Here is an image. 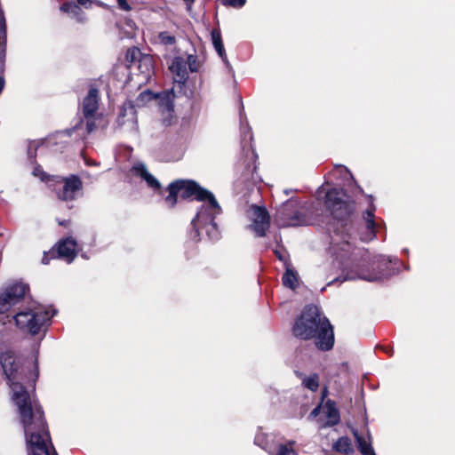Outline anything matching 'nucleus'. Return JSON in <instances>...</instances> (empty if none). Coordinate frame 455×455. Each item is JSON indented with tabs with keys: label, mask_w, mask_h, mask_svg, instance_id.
<instances>
[{
	"label": "nucleus",
	"mask_w": 455,
	"mask_h": 455,
	"mask_svg": "<svg viewBox=\"0 0 455 455\" xmlns=\"http://www.w3.org/2000/svg\"><path fill=\"white\" fill-rule=\"evenodd\" d=\"M275 255L279 258V259H281V260L283 259L282 254L278 251H275Z\"/></svg>",
	"instance_id": "obj_43"
},
{
	"label": "nucleus",
	"mask_w": 455,
	"mask_h": 455,
	"mask_svg": "<svg viewBox=\"0 0 455 455\" xmlns=\"http://www.w3.org/2000/svg\"><path fill=\"white\" fill-rule=\"evenodd\" d=\"M63 186L56 191L57 197L65 202L74 201L83 193V181L76 175L62 178Z\"/></svg>",
	"instance_id": "obj_10"
},
{
	"label": "nucleus",
	"mask_w": 455,
	"mask_h": 455,
	"mask_svg": "<svg viewBox=\"0 0 455 455\" xmlns=\"http://www.w3.org/2000/svg\"><path fill=\"white\" fill-rule=\"evenodd\" d=\"M211 37H212V45L217 52L218 55L221 58L222 61L227 65L229 66V62L228 60V57L226 54V51L223 45L221 34L220 29L214 28L211 32Z\"/></svg>",
	"instance_id": "obj_19"
},
{
	"label": "nucleus",
	"mask_w": 455,
	"mask_h": 455,
	"mask_svg": "<svg viewBox=\"0 0 455 455\" xmlns=\"http://www.w3.org/2000/svg\"><path fill=\"white\" fill-rule=\"evenodd\" d=\"M133 172L136 175L144 180L148 186L154 190L160 188V182L147 170L145 164L139 163L133 166Z\"/></svg>",
	"instance_id": "obj_15"
},
{
	"label": "nucleus",
	"mask_w": 455,
	"mask_h": 455,
	"mask_svg": "<svg viewBox=\"0 0 455 455\" xmlns=\"http://www.w3.org/2000/svg\"><path fill=\"white\" fill-rule=\"evenodd\" d=\"M202 203L195 218L191 220L190 238L196 242L199 241L200 229H204L208 238L216 241L220 238V231L215 218L221 213V207L211 191L205 197V201Z\"/></svg>",
	"instance_id": "obj_4"
},
{
	"label": "nucleus",
	"mask_w": 455,
	"mask_h": 455,
	"mask_svg": "<svg viewBox=\"0 0 455 455\" xmlns=\"http://www.w3.org/2000/svg\"><path fill=\"white\" fill-rule=\"evenodd\" d=\"M337 281H339V278H336V279H334V280H331V282H329V283H328V285H331V283H334V282H337Z\"/></svg>",
	"instance_id": "obj_46"
},
{
	"label": "nucleus",
	"mask_w": 455,
	"mask_h": 455,
	"mask_svg": "<svg viewBox=\"0 0 455 455\" xmlns=\"http://www.w3.org/2000/svg\"><path fill=\"white\" fill-rule=\"evenodd\" d=\"M297 274L291 268H287L283 275V283L284 286L294 290L297 286Z\"/></svg>",
	"instance_id": "obj_24"
},
{
	"label": "nucleus",
	"mask_w": 455,
	"mask_h": 455,
	"mask_svg": "<svg viewBox=\"0 0 455 455\" xmlns=\"http://www.w3.org/2000/svg\"><path fill=\"white\" fill-rule=\"evenodd\" d=\"M6 48H0V60L5 62Z\"/></svg>",
	"instance_id": "obj_38"
},
{
	"label": "nucleus",
	"mask_w": 455,
	"mask_h": 455,
	"mask_svg": "<svg viewBox=\"0 0 455 455\" xmlns=\"http://www.w3.org/2000/svg\"><path fill=\"white\" fill-rule=\"evenodd\" d=\"M320 413V406H317L315 407L311 412H310V417L311 418H315L319 415Z\"/></svg>",
	"instance_id": "obj_37"
},
{
	"label": "nucleus",
	"mask_w": 455,
	"mask_h": 455,
	"mask_svg": "<svg viewBox=\"0 0 455 455\" xmlns=\"http://www.w3.org/2000/svg\"><path fill=\"white\" fill-rule=\"evenodd\" d=\"M159 38L161 39L162 43H164V44H172L175 43V37L169 35L166 32L160 33Z\"/></svg>",
	"instance_id": "obj_29"
},
{
	"label": "nucleus",
	"mask_w": 455,
	"mask_h": 455,
	"mask_svg": "<svg viewBox=\"0 0 455 455\" xmlns=\"http://www.w3.org/2000/svg\"><path fill=\"white\" fill-rule=\"evenodd\" d=\"M355 278V275H349L347 274L343 279L342 281H345V280H349V279H354Z\"/></svg>",
	"instance_id": "obj_41"
},
{
	"label": "nucleus",
	"mask_w": 455,
	"mask_h": 455,
	"mask_svg": "<svg viewBox=\"0 0 455 455\" xmlns=\"http://www.w3.org/2000/svg\"><path fill=\"white\" fill-rule=\"evenodd\" d=\"M76 242L72 237H68L58 243L56 253L58 258L71 263L76 256Z\"/></svg>",
	"instance_id": "obj_12"
},
{
	"label": "nucleus",
	"mask_w": 455,
	"mask_h": 455,
	"mask_svg": "<svg viewBox=\"0 0 455 455\" xmlns=\"http://www.w3.org/2000/svg\"><path fill=\"white\" fill-rule=\"evenodd\" d=\"M60 11L68 13L70 18L78 23H84L86 17L81 7L74 2H68L60 6Z\"/></svg>",
	"instance_id": "obj_17"
},
{
	"label": "nucleus",
	"mask_w": 455,
	"mask_h": 455,
	"mask_svg": "<svg viewBox=\"0 0 455 455\" xmlns=\"http://www.w3.org/2000/svg\"><path fill=\"white\" fill-rule=\"evenodd\" d=\"M137 68L142 76V79L148 80L154 74L152 57L149 55L140 56L137 61Z\"/></svg>",
	"instance_id": "obj_18"
},
{
	"label": "nucleus",
	"mask_w": 455,
	"mask_h": 455,
	"mask_svg": "<svg viewBox=\"0 0 455 455\" xmlns=\"http://www.w3.org/2000/svg\"><path fill=\"white\" fill-rule=\"evenodd\" d=\"M337 281H339V278H336V279H334V280H331V282H329V283H328V285H331V283H334V282H337Z\"/></svg>",
	"instance_id": "obj_49"
},
{
	"label": "nucleus",
	"mask_w": 455,
	"mask_h": 455,
	"mask_svg": "<svg viewBox=\"0 0 455 455\" xmlns=\"http://www.w3.org/2000/svg\"><path fill=\"white\" fill-rule=\"evenodd\" d=\"M294 443V441H290L287 444H279L273 455H297V452L292 448Z\"/></svg>",
	"instance_id": "obj_26"
},
{
	"label": "nucleus",
	"mask_w": 455,
	"mask_h": 455,
	"mask_svg": "<svg viewBox=\"0 0 455 455\" xmlns=\"http://www.w3.org/2000/svg\"><path fill=\"white\" fill-rule=\"evenodd\" d=\"M339 168H341L342 170H344L347 173H348L350 175L349 171L346 167L339 166Z\"/></svg>",
	"instance_id": "obj_45"
},
{
	"label": "nucleus",
	"mask_w": 455,
	"mask_h": 455,
	"mask_svg": "<svg viewBox=\"0 0 455 455\" xmlns=\"http://www.w3.org/2000/svg\"><path fill=\"white\" fill-rule=\"evenodd\" d=\"M251 180H252L251 182L253 184H256L257 182H259L260 180V178L257 174L251 173Z\"/></svg>",
	"instance_id": "obj_40"
},
{
	"label": "nucleus",
	"mask_w": 455,
	"mask_h": 455,
	"mask_svg": "<svg viewBox=\"0 0 455 455\" xmlns=\"http://www.w3.org/2000/svg\"><path fill=\"white\" fill-rule=\"evenodd\" d=\"M291 191H292L291 189H284V190H283V193H284L285 195H289Z\"/></svg>",
	"instance_id": "obj_44"
},
{
	"label": "nucleus",
	"mask_w": 455,
	"mask_h": 455,
	"mask_svg": "<svg viewBox=\"0 0 455 455\" xmlns=\"http://www.w3.org/2000/svg\"><path fill=\"white\" fill-rule=\"evenodd\" d=\"M332 449L338 452H342L345 454H348L353 451L351 441L347 436L339 437L333 443Z\"/></svg>",
	"instance_id": "obj_22"
},
{
	"label": "nucleus",
	"mask_w": 455,
	"mask_h": 455,
	"mask_svg": "<svg viewBox=\"0 0 455 455\" xmlns=\"http://www.w3.org/2000/svg\"><path fill=\"white\" fill-rule=\"evenodd\" d=\"M296 203L293 200H287L283 205L277 210V220L282 221V225H297V223L293 220V218L286 213V210L289 207H294Z\"/></svg>",
	"instance_id": "obj_21"
},
{
	"label": "nucleus",
	"mask_w": 455,
	"mask_h": 455,
	"mask_svg": "<svg viewBox=\"0 0 455 455\" xmlns=\"http://www.w3.org/2000/svg\"><path fill=\"white\" fill-rule=\"evenodd\" d=\"M337 281H339V278H336V279H334V280H331V282H329V283H328V285H331V283H334V282H337Z\"/></svg>",
	"instance_id": "obj_50"
},
{
	"label": "nucleus",
	"mask_w": 455,
	"mask_h": 455,
	"mask_svg": "<svg viewBox=\"0 0 455 455\" xmlns=\"http://www.w3.org/2000/svg\"><path fill=\"white\" fill-rule=\"evenodd\" d=\"M337 281H339V278H336V279H334V280H331V282H329V283H328V285H331V283H334V282H337Z\"/></svg>",
	"instance_id": "obj_47"
},
{
	"label": "nucleus",
	"mask_w": 455,
	"mask_h": 455,
	"mask_svg": "<svg viewBox=\"0 0 455 455\" xmlns=\"http://www.w3.org/2000/svg\"><path fill=\"white\" fill-rule=\"evenodd\" d=\"M0 363L12 392V399L18 407L28 455H58L52 445L41 405L18 381L22 379V372L13 352L2 353Z\"/></svg>",
	"instance_id": "obj_1"
},
{
	"label": "nucleus",
	"mask_w": 455,
	"mask_h": 455,
	"mask_svg": "<svg viewBox=\"0 0 455 455\" xmlns=\"http://www.w3.org/2000/svg\"><path fill=\"white\" fill-rule=\"evenodd\" d=\"M32 173L35 177H38L42 181H48L46 173L42 170L40 166L35 167Z\"/></svg>",
	"instance_id": "obj_30"
},
{
	"label": "nucleus",
	"mask_w": 455,
	"mask_h": 455,
	"mask_svg": "<svg viewBox=\"0 0 455 455\" xmlns=\"http://www.w3.org/2000/svg\"><path fill=\"white\" fill-rule=\"evenodd\" d=\"M117 4H118L119 8L124 11L131 10V6L129 5V4L127 3L126 0H117Z\"/></svg>",
	"instance_id": "obj_33"
},
{
	"label": "nucleus",
	"mask_w": 455,
	"mask_h": 455,
	"mask_svg": "<svg viewBox=\"0 0 455 455\" xmlns=\"http://www.w3.org/2000/svg\"><path fill=\"white\" fill-rule=\"evenodd\" d=\"M6 32L0 33V48H6Z\"/></svg>",
	"instance_id": "obj_34"
},
{
	"label": "nucleus",
	"mask_w": 455,
	"mask_h": 455,
	"mask_svg": "<svg viewBox=\"0 0 455 455\" xmlns=\"http://www.w3.org/2000/svg\"><path fill=\"white\" fill-rule=\"evenodd\" d=\"M374 212L375 206L371 196V202L369 208L363 213V220L366 224L367 232L365 235H362L361 240L368 242L375 237V221H374Z\"/></svg>",
	"instance_id": "obj_14"
},
{
	"label": "nucleus",
	"mask_w": 455,
	"mask_h": 455,
	"mask_svg": "<svg viewBox=\"0 0 455 455\" xmlns=\"http://www.w3.org/2000/svg\"><path fill=\"white\" fill-rule=\"evenodd\" d=\"M292 332L300 339L315 338L316 347L323 351L331 349L334 345L332 326L328 318L322 315L320 308L315 305L305 307L295 321Z\"/></svg>",
	"instance_id": "obj_3"
},
{
	"label": "nucleus",
	"mask_w": 455,
	"mask_h": 455,
	"mask_svg": "<svg viewBox=\"0 0 455 455\" xmlns=\"http://www.w3.org/2000/svg\"><path fill=\"white\" fill-rule=\"evenodd\" d=\"M28 290V286L22 283H15L8 285L0 293V314H4L11 307L19 303Z\"/></svg>",
	"instance_id": "obj_9"
},
{
	"label": "nucleus",
	"mask_w": 455,
	"mask_h": 455,
	"mask_svg": "<svg viewBox=\"0 0 455 455\" xmlns=\"http://www.w3.org/2000/svg\"><path fill=\"white\" fill-rule=\"evenodd\" d=\"M354 435L357 443L358 450L363 455H375L371 444L366 439L354 432Z\"/></svg>",
	"instance_id": "obj_23"
},
{
	"label": "nucleus",
	"mask_w": 455,
	"mask_h": 455,
	"mask_svg": "<svg viewBox=\"0 0 455 455\" xmlns=\"http://www.w3.org/2000/svg\"><path fill=\"white\" fill-rule=\"evenodd\" d=\"M4 70V62L0 60V73H3Z\"/></svg>",
	"instance_id": "obj_42"
},
{
	"label": "nucleus",
	"mask_w": 455,
	"mask_h": 455,
	"mask_svg": "<svg viewBox=\"0 0 455 455\" xmlns=\"http://www.w3.org/2000/svg\"><path fill=\"white\" fill-rule=\"evenodd\" d=\"M152 100H156V95L149 90H146L139 94L134 102L125 101L117 118L118 125L124 126L128 132L136 133L138 132L136 108L144 107Z\"/></svg>",
	"instance_id": "obj_8"
},
{
	"label": "nucleus",
	"mask_w": 455,
	"mask_h": 455,
	"mask_svg": "<svg viewBox=\"0 0 455 455\" xmlns=\"http://www.w3.org/2000/svg\"><path fill=\"white\" fill-rule=\"evenodd\" d=\"M337 281H339V278H336V279H334V280H331V282H329V283H328V285H331V283H334V282H337Z\"/></svg>",
	"instance_id": "obj_48"
},
{
	"label": "nucleus",
	"mask_w": 455,
	"mask_h": 455,
	"mask_svg": "<svg viewBox=\"0 0 455 455\" xmlns=\"http://www.w3.org/2000/svg\"><path fill=\"white\" fill-rule=\"evenodd\" d=\"M325 206L337 225L333 229L334 235L331 236L330 247L334 260L343 270L353 267L355 259H352L354 252L351 251L352 244L348 241L350 235L347 232V220L354 212V204L342 189L332 188L325 195Z\"/></svg>",
	"instance_id": "obj_2"
},
{
	"label": "nucleus",
	"mask_w": 455,
	"mask_h": 455,
	"mask_svg": "<svg viewBox=\"0 0 455 455\" xmlns=\"http://www.w3.org/2000/svg\"><path fill=\"white\" fill-rule=\"evenodd\" d=\"M55 253H56V251H50V252H48V253H44V257H43V259H42V263H43V264H48V263H49V261H50V257H49V255H52V256H51V258H53V255H54Z\"/></svg>",
	"instance_id": "obj_35"
},
{
	"label": "nucleus",
	"mask_w": 455,
	"mask_h": 455,
	"mask_svg": "<svg viewBox=\"0 0 455 455\" xmlns=\"http://www.w3.org/2000/svg\"><path fill=\"white\" fill-rule=\"evenodd\" d=\"M36 148H37V144L36 142H33L29 145L28 150V156L30 159H33L36 157Z\"/></svg>",
	"instance_id": "obj_32"
},
{
	"label": "nucleus",
	"mask_w": 455,
	"mask_h": 455,
	"mask_svg": "<svg viewBox=\"0 0 455 455\" xmlns=\"http://www.w3.org/2000/svg\"><path fill=\"white\" fill-rule=\"evenodd\" d=\"M186 62H187V65H188L189 70L191 72H197L199 70L200 62L197 59V56L189 54L188 56V61H186Z\"/></svg>",
	"instance_id": "obj_27"
},
{
	"label": "nucleus",
	"mask_w": 455,
	"mask_h": 455,
	"mask_svg": "<svg viewBox=\"0 0 455 455\" xmlns=\"http://www.w3.org/2000/svg\"><path fill=\"white\" fill-rule=\"evenodd\" d=\"M77 1V4L79 6H84L85 8H89L92 4V1L91 0H76Z\"/></svg>",
	"instance_id": "obj_36"
},
{
	"label": "nucleus",
	"mask_w": 455,
	"mask_h": 455,
	"mask_svg": "<svg viewBox=\"0 0 455 455\" xmlns=\"http://www.w3.org/2000/svg\"><path fill=\"white\" fill-rule=\"evenodd\" d=\"M156 100H158V104L162 111H165L168 113L173 111V101L175 98L173 89L163 92L160 94L156 95Z\"/></svg>",
	"instance_id": "obj_20"
},
{
	"label": "nucleus",
	"mask_w": 455,
	"mask_h": 455,
	"mask_svg": "<svg viewBox=\"0 0 455 455\" xmlns=\"http://www.w3.org/2000/svg\"><path fill=\"white\" fill-rule=\"evenodd\" d=\"M224 4L229 5L235 8H241L243 7L246 0H223Z\"/></svg>",
	"instance_id": "obj_31"
},
{
	"label": "nucleus",
	"mask_w": 455,
	"mask_h": 455,
	"mask_svg": "<svg viewBox=\"0 0 455 455\" xmlns=\"http://www.w3.org/2000/svg\"><path fill=\"white\" fill-rule=\"evenodd\" d=\"M323 411L327 418L324 427H333L339 423L340 416L335 402L328 400L323 407Z\"/></svg>",
	"instance_id": "obj_16"
},
{
	"label": "nucleus",
	"mask_w": 455,
	"mask_h": 455,
	"mask_svg": "<svg viewBox=\"0 0 455 455\" xmlns=\"http://www.w3.org/2000/svg\"><path fill=\"white\" fill-rule=\"evenodd\" d=\"M302 385L311 391H316L319 387V377L316 373L305 376L302 379Z\"/></svg>",
	"instance_id": "obj_25"
},
{
	"label": "nucleus",
	"mask_w": 455,
	"mask_h": 455,
	"mask_svg": "<svg viewBox=\"0 0 455 455\" xmlns=\"http://www.w3.org/2000/svg\"><path fill=\"white\" fill-rule=\"evenodd\" d=\"M54 309H48L43 306H36L14 315L16 325L20 329L28 331L32 335L37 334L44 324L51 320L55 315Z\"/></svg>",
	"instance_id": "obj_6"
},
{
	"label": "nucleus",
	"mask_w": 455,
	"mask_h": 455,
	"mask_svg": "<svg viewBox=\"0 0 455 455\" xmlns=\"http://www.w3.org/2000/svg\"><path fill=\"white\" fill-rule=\"evenodd\" d=\"M169 195L164 202L169 208H172L177 203L178 194L183 198L194 197L199 202H204L210 191L202 188L197 182L190 180H179L168 186Z\"/></svg>",
	"instance_id": "obj_7"
},
{
	"label": "nucleus",
	"mask_w": 455,
	"mask_h": 455,
	"mask_svg": "<svg viewBox=\"0 0 455 455\" xmlns=\"http://www.w3.org/2000/svg\"><path fill=\"white\" fill-rule=\"evenodd\" d=\"M251 218L252 220L251 229L259 237L265 236L270 225V217L267 210L263 207L252 205L250 208Z\"/></svg>",
	"instance_id": "obj_11"
},
{
	"label": "nucleus",
	"mask_w": 455,
	"mask_h": 455,
	"mask_svg": "<svg viewBox=\"0 0 455 455\" xmlns=\"http://www.w3.org/2000/svg\"><path fill=\"white\" fill-rule=\"evenodd\" d=\"M170 69L174 76L173 80L180 87L185 84L188 80V73L187 70V62L181 57L173 59Z\"/></svg>",
	"instance_id": "obj_13"
},
{
	"label": "nucleus",
	"mask_w": 455,
	"mask_h": 455,
	"mask_svg": "<svg viewBox=\"0 0 455 455\" xmlns=\"http://www.w3.org/2000/svg\"><path fill=\"white\" fill-rule=\"evenodd\" d=\"M4 85H5L4 78V76H0V94L3 92Z\"/></svg>",
	"instance_id": "obj_39"
},
{
	"label": "nucleus",
	"mask_w": 455,
	"mask_h": 455,
	"mask_svg": "<svg viewBox=\"0 0 455 455\" xmlns=\"http://www.w3.org/2000/svg\"><path fill=\"white\" fill-rule=\"evenodd\" d=\"M142 56L138 49H130L127 51L126 59L127 60L137 64L139 58Z\"/></svg>",
	"instance_id": "obj_28"
},
{
	"label": "nucleus",
	"mask_w": 455,
	"mask_h": 455,
	"mask_svg": "<svg viewBox=\"0 0 455 455\" xmlns=\"http://www.w3.org/2000/svg\"><path fill=\"white\" fill-rule=\"evenodd\" d=\"M186 2H194V0H185Z\"/></svg>",
	"instance_id": "obj_51"
},
{
	"label": "nucleus",
	"mask_w": 455,
	"mask_h": 455,
	"mask_svg": "<svg viewBox=\"0 0 455 455\" xmlns=\"http://www.w3.org/2000/svg\"><path fill=\"white\" fill-rule=\"evenodd\" d=\"M99 108V91L91 88L82 102V112L84 119H79L76 124L69 129L68 134L76 133L79 139L84 140L87 135L96 129V114Z\"/></svg>",
	"instance_id": "obj_5"
}]
</instances>
